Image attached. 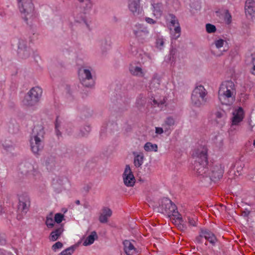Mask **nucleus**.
<instances>
[{"mask_svg":"<svg viewBox=\"0 0 255 255\" xmlns=\"http://www.w3.org/2000/svg\"><path fill=\"white\" fill-rule=\"evenodd\" d=\"M223 173L224 168L221 164L210 165L206 182L209 183L211 181L216 182L222 177Z\"/></svg>","mask_w":255,"mask_h":255,"instance_id":"6e6552de","label":"nucleus"},{"mask_svg":"<svg viewBox=\"0 0 255 255\" xmlns=\"http://www.w3.org/2000/svg\"><path fill=\"white\" fill-rule=\"evenodd\" d=\"M82 84L87 87H91L94 85V81L89 69L84 68L79 71Z\"/></svg>","mask_w":255,"mask_h":255,"instance_id":"9b49d317","label":"nucleus"},{"mask_svg":"<svg viewBox=\"0 0 255 255\" xmlns=\"http://www.w3.org/2000/svg\"><path fill=\"white\" fill-rule=\"evenodd\" d=\"M124 250L127 255H137V251L133 244L128 240L123 242Z\"/></svg>","mask_w":255,"mask_h":255,"instance_id":"dca6fc26","label":"nucleus"},{"mask_svg":"<svg viewBox=\"0 0 255 255\" xmlns=\"http://www.w3.org/2000/svg\"><path fill=\"white\" fill-rule=\"evenodd\" d=\"M98 238L97 233L95 231L91 232L84 241L83 244L85 246H88L94 243L95 240Z\"/></svg>","mask_w":255,"mask_h":255,"instance_id":"393cba45","label":"nucleus"},{"mask_svg":"<svg viewBox=\"0 0 255 255\" xmlns=\"http://www.w3.org/2000/svg\"><path fill=\"white\" fill-rule=\"evenodd\" d=\"M125 100V98L121 96H119V97L116 99L115 98L112 99L113 102L117 104L118 105H122L123 103H124Z\"/></svg>","mask_w":255,"mask_h":255,"instance_id":"49530a36","label":"nucleus"},{"mask_svg":"<svg viewBox=\"0 0 255 255\" xmlns=\"http://www.w3.org/2000/svg\"><path fill=\"white\" fill-rule=\"evenodd\" d=\"M75 203H76V204L77 205H80V201L79 200H76V201Z\"/></svg>","mask_w":255,"mask_h":255,"instance_id":"0e129e2a","label":"nucleus"},{"mask_svg":"<svg viewBox=\"0 0 255 255\" xmlns=\"http://www.w3.org/2000/svg\"><path fill=\"white\" fill-rule=\"evenodd\" d=\"M32 52V50L28 45L27 41L24 39L19 38L17 43V53L20 57L23 59L28 58Z\"/></svg>","mask_w":255,"mask_h":255,"instance_id":"9d476101","label":"nucleus"},{"mask_svg":"<svg viewBox=\"0 0 255 255\" xmlns=\"http://www.w3.org/2000/svg\"><path fill=\"white\" fill-rule=\"evenodd\" d=\"M214 143L216 147L221 148L223 146V138L221 135H217L215 137Z\"/></svg>","mask_w":255,"mask_h":255,"instance_id":"c9c22d12","label":"nucleus"},{"mask_svg":"<svg viewBox=\"0 0 255 255\" xmlns=\"http://www.w3.org/2000/svg\"><path fill=\"white\" fill-rule=\"evenodd\" d=\"M216 122L218 124L217 126L223 127L224 126V120L226 114L224 111L217 112L216 113Z\"/></svg>","mask_w":255,"mask_h":255,"instance_id":"a878e982","label":"nucleus"},{"mask_svg":"<svg viewBox=\"0 0 255 255\" xmlns=\"http://www.w3.org/2000/svg\"><path fill=\"white\" fill-rule=\"evenodd\" d=\"M153 13L156 16L159 17L162 14L163 5L161 3H157L152 4Z\"/></svg>","mask_w":255,"mask_h":255,"instance_id":"cd10ccee","label":"nucleus"},{"mask_svg":"<svg viewBox=\"0 0 255 255\" xmlns=\"http://www.w3.org/2000/svg\"><path fill=\"white\" fill-rule=\"evenodd\" d=\"M202 235L213 245H215L217 241L214 234L207 229H202Z\"/></svg>","mask_w":255,"mask_h":255,"instance_id":"aec40b11","label":"nucleus"},{"mask_svg":"<svg viewBox=\"0 0 255 255\" xmlns=\"http://www.w3.org/2000/svg\"><path fill=\"white\" fill-rule=\"evenodd\" d=\"M225 42V41L224 40L220 38L215 40L214 42V44L215 45L216 47L218 49H219L223 46Z\"/></svg>","mask_w":255,"mask_h":255,"instance_id":"c03bdc74","label":"nucleus"},{"mask_svg":"<svg viewBox=\"0 0 255 255\" xmlns=\"http://www.w3.org/2000/svg\"><path fill=\"white\" fill-rule=\"evenodd\" d=\"M163 132V128H155V133L158 134H160Z\"/></svg>","mask_w":255,"mask_h":255,"instance_id":"13d9d810","label":"nucleus"},{"mask_svg":"<svg viewBox=\"0 0 255 255\" xmlns=\"http://www.w3.org/2000/svg\"><path fill=\"white\" fill-rule=\"evenodd\" d=\"M208 92L202 85H196L192 91L191 96V103L196 108L204 106L207 102Z\"/></svg>","mask_w":255,"mask_h":255,"instance_id":"20e7f679","label":"nucleus"},{"mask_svg":"<svg viewBox=\"0 0 255 255\" xmlns=\"http://www.w3.org/2000/svg\"><path fill=\"white\" fill-rule=\"evenodd\" d=\"M112 210L108 208L104 207L102 209V212L99 217V221L102 223H106L108 221V218L112 216Z\"/></svg>","mask_w":255,"mask_h":255,"instance_id":"412c9836","label":"nucleus"},{"mask_svg":"<svg viewBox=\"0 0 255 255\" xmlns=\"http://www.w3.org/2000/svg\"><path fill=\"white\" fill-rule=\"evenodd\" d=\"M3 146L6 149H8L11 146V145H5L4 144H3Z\"/></svg>","mask_w":255,"mask_h":255,"instance_id":"680f3d73","label":"nucleus"},{"mask_svg":"<svg viewBox=\"0 0 255 255\" xmlns=\"http://www.w3.org/2000/svg\"><path fill=\"white\" fill-rule=\"evenodd\" d=\"M161 212L168 216L169 217H173V219H176L179 223L183 222L181 215L177 211L176 205L169 199L164 198L161 201V204L160 207Z\"/></svg>","mask_w":255,"mask_h":255,"instance_id":"39448f33","label":"nucleus"},{"mask_svg":"<svg viewBox=\"0 0 255 255\" xmlns=\"http://www.w3.org/2000/svg\"><path fill=\"white\" fill-rule=\"evenodd\" d=\"M56 164V157L54 156L49 155L46 158L45 165L48 170L52 171L55 169Z\"/></svg>","mask_w":255,"mask_h":255,"instance_id":"4be33fe9","label":"nucleus"},{"mask_svg":"<svg viewBox=\"0 0 255 255\" xmlns=\"http://www.w3.org/2000/svg\"><path fill=\"white\" fill-rule=\"evenodd\" d=\"M145 20L149 24H155L156 23L155 20L149 17H145Z\"/></svg>","mask_w":255,"mask_h":255,"instance_id":"5fc2aeb1","label":"nucleus"},{"mask_svg":"<svg viewBox=\"0 0 255 255\" xmlns=\"http://www.w3.org/2000/svg\"><path fill=\"white\" fill-rule=\"evenodd\" d=\"M132 154L134 156L133 164L136 167L138 168L143 163V160L144 159V154L142 152H136L134 151L132 152Z\"/></svg>","mask_w":255,"mask_h":255,"instance_id":"a211bd4d","label":"nucleus"},{"mask_svg":"<svg viewBox=\"0 0 255 255\" xmlns=\"http://www.w3.org/2000/svg\"><path fill=\"white\" fill-rule=\"evenodd\" d=\"M145 103V99L142 97H140V96L138 97L136 100V105L138 107L143 106Z\"/></svg>","mask_w":255,"mask_h":255,"instance_id":"de8ad7c7","label":"nucleus"},{"mask_svg":"<svg viewBox=\"0 0 255 255\" xmlns=\"http://www.w3.org/2000/svg\"><path fill=\"white\" fill-rule=\"evenodd\" d=\"M235 94L236 89L233 82L226 81L221 84L218 92V97L222 104H232L235 101Z\"/></svg>","mask_w":255,"mask_h":255,"instance_id":"f03ea898","label":"nucleus"},{"mask_svg":"<svg viewBox=\"0 0 255 255\" xmlns=\"http://www.w3.org/2000/svg\"><path fill=\"white\" fill-rule=\"evenodd\" d=\"M45 131L44 128H32L30 132V144L31 151L34 154H38L43 148L42 139Z\"/></svg>","mask_w":255,"mask_h":255,"instance_id":"7ed1b4c3","label":"nucleus"},{"mask_svg":"<svg viewBox=\"0 0 255 255\" xmlns=\"http://www.w3.org/2000/svg\"><path fill=\"white\" fill-rule=\"evenodd\" d=\"M81 6L86 9H90L92 6L91 0H77Z\"/></svg>","mask_w":255,"mask_h":255,"instance_id":"473e14b6","label":"nucleus"},{"mask_svg":"<svg viewBox=\"0 0 255 255\" xmlns=\"http://www.w3.org/2000/svg\"><path fill=\"white\" fill-rule=\"evenodd\" d=\"M233 117L232 119V125L236 126L241 122L244 118L243 109L240 107L233 113Z\"/></svg>","mask_w":255,"mask_h":255,"instance_id":"f3484780","label":"nucleus"},{"mask_svg":"<svg viewBox=\"0 0 255 255\" xmlns=\"http://www.w3.org/2000/svg\"><path fill=\"white\" fill-rule=\"evenodd\" d=\"M55 132L58 138L61 136V132L58 129V128H55Z\"/></svg>","mask_w":255,"mask_h":255,"instance_id":"bf43d9fd","label":"nucleus"},{"mask_svg":"<svg viewBox=\"0 0 255 255\" xmlns=\"http://www.w3.org/2000/svg\"><path fill=\"white\" fill-rule=\"evenodd\" d=\"M63 231V229L62 227L58 228L52 231L49 236V240L53 242L56 241L60 237Z\"/></svg>","mask_w":255,"mask_h":255,"instance_id":"bb28decb","label":"nucleus"},{"mask_svg":"<svg viewBox=\"0 0 255 255\" xmlns=\"http://www.w3.org/2000/svg\"><path fill=\"white\" fill-rule=\"evenodd\" d=\"M206 29L207 32L209 33H214L217 30L216 26L210 23L206 24Z\"/></svg>","mask_w":255,"mask_h":255,"instance_id":"58836bf2","label":"nucleus"},{"mask_svg":"<svg viewBox=\"0 0 255 255\" xmlns=\"http://www.w3.org/2000/svg\"><path fill=\"white\" fill-rule=\"evenodd\" d=\"M45 224L49 228H51L54 226V221L52 218V214H49L46 217Z\"/></svg>","mask_w":255,"mask_h":255,"instance_id":"e433bc0d","label":"nucleus"},{"mask_svg":"<svg viewBox=\"0 0 255 255\" xmlns=\"http://www.w3.org/2000/svg\"><path fill=\"white\" fill-rule=\"evenodd\" d=\"M75 129L74 132L77 134L75 136L77 137L86 136L90 131V129L88 130L87 128H75Z\"/></svg>","mask_w":255,"mask_h":255,"instance_id":"c756f323","label":"nucleus"},{"mask_svg":"<svg viewBox=\"0 0 255 255\" xmlns=\"http://www.w3.org/2000/svg\"><path fill=\"white\" fill-rule=\"evenodd\" d=\"M42 93V90L39 87L31 88L23 100V105L27 106H34L39 101Z\"/></svg>","mask_w":255,"mask_h":255,"instance_id":"0eeeda50","label":"nucleus"},{"mask_svg":"<svg viewBox=\"0 0 255 255\" xmlns=\"http://www.w3.org/2000/svg\"><path fill=\"white\" fill-rule=\"evenodd\" d=\"M132 29L135 37L139 42L143 43L146 41L149 32L146 26L137 23L133 26Z\"/></svg>","mask_w":255,"mask_h":255,"instance_id":"1a4fd4ad","label":"nucleus"},{"mask_svg":"<svg viewBox=\"0 0 255 255\" xmlns=\"http://www.w3.org/2000/svg\"><path fill=\"white\" fill-rule=\"evenodd\" d=\"M63 245L60 242H57L55 243L51 247L53 251L56 252L58 250L61 249L63 248Z\"/></svg>","mask_w":255,"mask_h":255,"instance_id":"a19ab883","label":"nucleus"},{"mask_svg":"<svg viewBox=\"0 0 255 255\" xmlns=\"http://www.w3.org/2000/svg\"><path fill=\"white\" fill-rule=\"evenodd\" d=\"M165 126L168 127H171L175 125V120L171 117H167L165 120Z\"/></svg>","mask_w":255,"mask_h":255,"instance_id":"ea45409f","label":"nucleus"},{"mask_svg":"<svg viewBox=\"0 0 255 255\" xmlns=\"http://www.w3.org/2000/svg\"><path fill=\"white\" fill-rule=\"evenodd\" d=\"M245 9L247 15L254 16L255 15V1L254 0H247Z\"/></svg>","mask_w":255,"mask_h":255,"instance_id":"6ab92c4d","label":"nucleus"},{"mask_svg":"<svg viewBox=\"0 0 255 255\" xmlns=\"http://www.w3.org/2000/svg\"><path fill=\"white\" fill-rule=\"evenodd\" d=\"M30 205V198L28 195L23 194L19 197L18 207L19 210L26 213L28 211Z\"/></svg>","mask_w":255,"mask_h":255,"instance_id":"4468645a","label":"nucleus"},{"mask_svg":"<svg viewBox=\"0 0 255 255\" xmlns=\"http://www.w3.org/2000/svg\"><path fill=\"white\" fill-rule=\"evenodd\" d=\"M156 46L159 49H162L163 47L164 41L163 38H158L156 40Z\"/></svg>","mask_w":255,"mask_h":255,"instance_id":"09e8293b","label":"nucleus"},{"mask_svg":"<svg viewBox=\"0 0 255 255\" xmlns=\"http://www.w3.org/2000/svg\"><path fill=\"white\" fill-rule=\"evenodd\" d=\"M0 255H5L4 253L0 250Z\"/></svg>","mask_w":255,"mask_h":255,"instance_id":"69168bd1","label":"nucleus"},{"mask_svg":"<svg viewBox=\"0 0 255 255\" xmlns=\"http://www.w3.org/2000/svg\"><path fill=\"white\" fill-rule=\"evenodd\" d=\"M75 21L80 23H84L88 28H89V25L86 19L85 13H80L77 15L75 17Z\"/></svg>","mask_w":255,"mask_h":255,"instance_id":"2f4dec72","label":"nucleus"},{"mask_svg":"<svg viewBox=\"0 0 255 255\" xmlns=\"http://www.w3.org/2000/svg\"><path fill=\"white\" fill-rule=\"evenodd\" d=\"M75 250V246H72L61 252L58 255H72Z\"/></svg>","mask_w":255,"mask_h":255,"instance_id":"f704fd0d","label":"nucleus"},{"mask_svg":"<svg viewBox=\"0 0 255 255\" xmlns=\"http://www.w3.org/2000/svg\"><path fill=\"white\" fill-rule=\"evenodd\" d=\"M144 149L147 152L157 151L158 147L156 144H153L150 142H146L144 145Z\"/></svg>","mask_w":255,"mask_h":255,"instance_id":"7c9ffc66","label":"nucleus"},{"mask_svg":"<svg viewBox=\"0 0 255 255\" xmlns=\"http://www.w3.org/2000/svg\"><path fill=\"white\" fill-rule=\"evenodd\" d=\"M186 218H185V219L188 222L189 225L194 227L196 226L197 220L196 218H193L190 216H187Z\"/></svg>","mask_w":255,"mask_h":255,"instance_id":"79ce46f5","label":"nucleus"},{"mask_svg":"<svg viewBox=\"0 0 255 255\" xmlns=\"http://www.w3.org/2000/svg\"><path fill=\"white\" fill-rule=\"evenodd\" d=\"M225 19L228 24L230 23L231 22L232 16L228 10L226 11L225 13Z\"/></svg>","mask_w":255,"mask_h":255,"instance_id":"8fccbe9b","label":"nucleus"},{"mask_svg":"<svg viewBox=\"0 0 255 255\" xmlns=\"http://www.w3.org/2000/svg\"><path fill=\"white\" fill-rule=\"evenodd\" d=\"M106 129L107 128H103V129H101V130L100 131V136L102 138L106 136L105 134H106V133L107 132Z\"/></svg>","mask_w":255,"mask_h":255,"instance_id":"6e6d98bb","label":"nucleus"},{"mask_svg":"<svg viewBox=\"0 0 255 255\" xmlns=\"http://www.w3.org/2000/svg\"><path fill=\"white\" fill-rule=\"evenodd\" d=\"M202 238H204V236L202 235V229H201L199 235L196 238V242L198 244H201Z\"/></svg>","mask_w":255,"mask_h":255,"instance_id":"3c124183","label":"nucleus"},{"mask_svg":"<svg viewBox=\"0 0 255 255\" xmlns=\"http://www.w3.org/2000/svg\"><path fill=\"white\" fill-rule=\"evenodd\" d=\"M22 17L29 24L28 20L32 21L36 17L34 6L31 0H17Z\"/></svg>","mask_w":255,"mask_h":255,"instance_id":"423d86ee","label":"nucleus"},{"mask_svg":"<svg viewBox=\"0 0 255 255\" xmlns=\"http://www.w3.org/2000/svg\"><path fill=\"white\" fill-rule=\"evenodd\" d=\"M131 74L134 76L142 77L143 73L142 69L138 66H131L129 68Z\"/></svg>","mask_w":255,"mask_h":255,"instance_id":"c85d7f7f","label":"nucleus"},{"mask_svg":"<svg viewBox=\"0 0 255 255\" xmlns=\"http://www.w3.org/2000/svg\"><path fill=\"white\" fill-rule=\"evenodd\" d=\"M235 166L236 167L237 172L239 173L243 170L244 164L242 162L238 161L235 163Z\"/></svg>","mask_w":255,"mask_h":255,"instance_id":"a18cd8bd","label":"nucleus"},{"mask_svg":"<svg viewBox=\"0 0 255 255\" xmlns=\"http://www.w3.org/2000/svg\"><path fill=\"white\" fill-rule=\"evenodd\" d=\"M195 159L194 171L197 176L206 181L209 170L207 158V150L206 147H201L193 153Z\"/></svg>","mask_w":255,"mask_h":255,"instance_id":"f257e3e1","label":"nucleus"},{"mask_svg":"<svg viewBox=\"0 0 255 255\" xmlns=\"http://www.w3.org/2000/svg\"><path fill=\"white\" fill-rule=\"evenodd\" d=\"M82 114L85 117H88L91 115V113L89 109H85L82 111Z\"/></svg>","mask_w":255,"mask_h":255,"instance_id":"603ef678","label":"nucleus"},{"mask_svg":"<svg viewBox=\"0 0 255 255\" xmlns=\"http://www.w3.org/2000/svg\"><path fill=\"white\" fill-rule=\"evenodd\" d=\"M115 125H116V123H112L110 125H107V126H115Z\"/></svg>","mask_w":255,"mask_h":255,"instance_id":"e2e57ef3","label":"nucleus"},{"mask_svg":"<svg viewBox=\"0 0 255 255\" xmlns=\"http://www.w3.org/2000/svg\"><path fill=\"white\" fill-rule=\"evenodd\" d=\"M124 184L128 187H132L135 179L129 165H127L123 175Z\"/></svg>","mask_w":255,"mask_h":255,"instance_id":"f8f14e48","label":"nucleus"},{"mask_svg":"<svg viewBox=\"0 0 255 255\" xmlns=\"http://www.w3.org/2000/svg\"><path fill=\"white\" fill-rule=\"evenodd\" d=\"M55 126V128H58L60 126V124H59V122H58V120L57 119L56 120Z\"/></svg>","mask_w":255,"mask_h":255,"instance_id":"052dcab7","label":"nucleus"},{"mask_svg":"<svg viewBox=\"0 0 255 255\" xmlns=\"http://www.w3.org/2000/svg\"><path fill=\"white\" fill-rule=\"evenodd\" d=\"M99 44L102 52H106L111 45L110 38L109 37H106L101 39L99 41Z\"/></svg>","mask_w":255,"mask_h":255,"instance_id":"b1692460","label":"nucleus"},{"mask_svg":"<svg viewBox=\"0 0 255 255\" xmlns=\"http://www.w3.org/2000/svg\"><path fill=\"white\" fill-rule=\"evenodd\" d=\"M128 8L134 15H139L142 10L140 6V0H129Z\"/></svg>","mask_w":255,"mask_h":255,"instance_id":"2eb2a0df","label":"nucleus"},{"mask_svg":"<svg viewBox=\"0 0 255 255\" xmlns=\"http://www.w3.org/2000/svg\"><path fill=\"white\" fill-rule=\"evenodd\" d=\"M252 64L253 67L251 68L250 72L252 74L255 75V57L253 58Z\"/></svg>","mask_w":255,"mask_h":255,"instance_id":"864d4df0","label":"nucleus"},{"mask_svg":"<svg viewBox=\"0 0 255 255\" xmlns=\"http://www.w3.org/2000/svg\"><path fill=\"white\" fill-rule=\"evenodd\" d=\"M253 145H254V146L255 147V140H254V141Z\"/></svg>","mask_w":255,"mask_h":255,"instance_id":"338daca9","label":"nucleus"},{"mask_svg":"<svg viewBox=\"0 0 255 255\" xmlns=\"http://www.w3.org/2000/svg\"><path fill=\"white\" fill-rule=\"evenodd\" d=\"M1 211H2L1 207H0V212H1Z\"/></svg>","mask_w":255,"mask_h":255,"instance_id":"774afa93","label":"nucleus"},{"mask_svg":"<svg viewBox=\"0 0 255 255\" xmlns=\"http://www.w3.org/2000/svg\"><path fill=\"white\" fill-rule=\"evenodd\" d=\"M160 87V83L158 79H153L151 81L149 87L150 89L152 90H156V89H159Z\"/></svg>","mask_w":255,"mask_h":255,"instance_id":"4c0bfd02","label":"nucleus"},{"mask_svg":"<svg viewBox=\"0 0 255 255\" xmlns=\"http://www.w3.org/2000/svg\"><path fill=\"white\" fill-rule=\"evenodd\" d=\"M169 17H170V30L172 31V27H173V31H172V32H174L173 36L174 39H176L179 36H180L181 34V28L180 26V24L179 23L178 20L173 14H169Z\"/></svg>","mask_w":255,"mask_h":255,"instance_id":"ddd939ff","label":"nucleus"},{"mask_svg":"<svg viewBox=\"0 0 255 255\" xmlns=\"http://www.w3.org/2000/svg\"><path fill=\"white\" fill-rule=\"evenodd\" d=\"M20 169L22 173L24 174H32L35 175L38 174L37 171L34 169L33 165L29 163H26L21 165Z\"/></svg>","mask_w":255,"mask_h":255,"instance_id":"5701e85b","label":"nucleus"},{"mask_svg":"<svg viewBox=\"0 0 255 255\" xmlns=\"http://www.w3.org/2000/svg\"><path fill=\"white\" fill-rule=\"evenodd\" d=\"M175 54V50L172 49L170 52V60H171V58H172V61H173L174 59V55Z\"/></svg>","mask_w":255,"mask_h":255,"instance_id":"4d7b16f0","label":"nucleus"},{"mask_svg":"<svg viewBox=\"0 0 255 255\" xmlns=\"http://www.w3.org/2000/svg\"><path fill=\"white\" fill-rule=\"evenodd\" d=\"M64 219V215L61 213H56L55 215L54 220L57 223H60Z\"/></svg>","mask_w":255,"mask_h":255,"instance_id":"37998d69","label":"nucleus"},{"mask_svg":"<svg viewBox=\"0 0 255 255\" xmlns=\"http://www.w3.org/2000/svg\"><path fill=\"white\" fill-rule=\"evenodd\" d=\"M151 100H152V102H151V104L152 105H153L154 107L157 106L160 108H161L162 105H163L165 102L164 99L158 101L155 99L154 98H153L152 97L151 98Z\"/></svg>","mask_w":255,"mask_h":255,"instance_id":"72a5a7b5","label":"nucleus"}]
</instances>
